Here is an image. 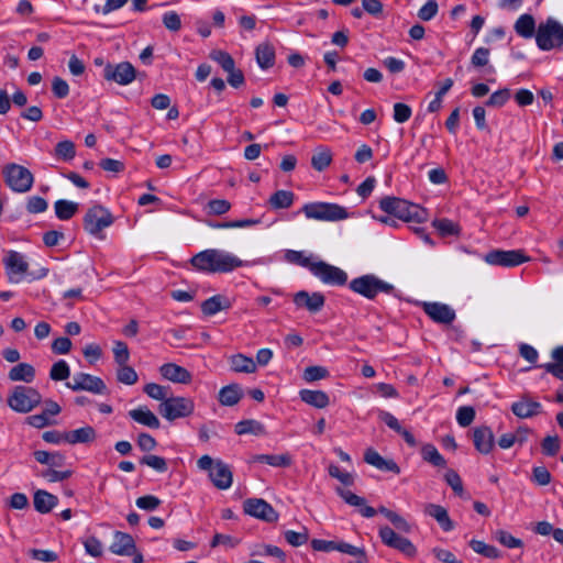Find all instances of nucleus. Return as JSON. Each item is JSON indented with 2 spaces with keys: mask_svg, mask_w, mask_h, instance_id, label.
Listing matches in <instances>:
<instances>
[{
  "mask_svg": "<svg viewBox=\"0 0 563 563\" xmlns=\"http://www.w3.org/2000/svg\"><path fill=\"white\" fill-rule=\"evenodd\" d=\"M190 265L206 274L230 273L243 265V261L234 254L220 250L207 249L190 258Z\"/></svg>",
  "mask_w": 563,
  "mask_h": 563,
  "instance_id": "f257e3e1",
  "label": "nucleus"
},
{
  "mask_svg": "<svg viewBox=\"0 0 563 563\" xmlns=\"http://www.w3.org/2000/svg\"><path fill=\"white\" fill-rule=\"evenodd\" d=\"M302 213L309 220L336 222L350 218V212L343 206L332 202H308L301 208Z\"/></svg>",
  "mask_w": 563,
  "mask_h": 563,
  "instance_id": "f03ea898",
  "label": "nucleus"
},
{
  "mask_svg": "<svg viewBox=\"0 0 563 563\" xmlns=\"http://www.w3.org/2000/svg\"><path fill=\"white\" fill-rule=\"evenodd\" d=\"M536 43L541 51H551L563 46V25L553 18H548L537 27Z\"/></svg>",
  "mask_w": 563,
  "mask_h": 563,
  "instance_id": "7ed1b4c3",
  "label": "nucleus"
},
{
  "mask_svg": "<svg viewBox=\"0 0 563 563\" xmlns=\"http://www.w3.org/2000/svg\"><path fill=\"white\" fill-rule=\"evenodd\" d=\"M2 175L5 185L16 194H25L30 191L34 184V176L26 167L9 163L3 166Z\"/></svg>",
  "mask_w": 563,
  "mask_h": 563,
  "instance_id": "20e7f679",
  "label": "nucleus"
},
{
  "mask_svg": "<svg viewBox=\"0 0 563 563\" xmlns=\"http://www.w3.org/2000/svg\"><path fill=\"white\" fill-rule=\"evenodd\" d=\"M350 289L367 298L374 299L378 294H391L395 290L394 285L380 279L376 275L367 274L354 278L350 282Z\"/></svg>",
  "mask_w": 563,
  "mask_h": 563,
  "instance_id": "39448f33",
  "label": "nucleus"
},
{
  "mask_svg": "<svg viewBox=\"0 0 563 563\" xmlns=\"http://www.w3.org/2000/svg\"><path fill=\"white\" fill-rule=\"evenodd\" d=\"M42 401L41 394L32 387L14 386L8 397L9 407L15 412L27 413Z\"/></svg>",
  "mask_w": 563,
  "mask_h": 563,
  "instance_id": "423d86ee",
  "label": "nucleus"
},
{
  "mask_svg": "<svg viewBox=\"0 0 563 563\" xmlns=\"http://www.w3.org/2000/svg\"><path fill=\"white\" fill-rule=\"evenodd\" d=\"M112 223L111 212L100 205L90 207L84 217V229L98 239H102V231Z\"/></svg>",
  "mask_w": 563,
  "mask_h": 563,
  "instance_id": "0eeeda50",
  "label": "nucleus"
},
{
  "mask_svg": "<svg viewBox=\"0 0 563 563\" xmlns=\"http://www.w3.org/2000/svg\"><path fill=\"white\" fill-rule=\"evenodd\" d=\"M379 208L388 214H391L404 221L420 219V208L405 199L397 197H385L379 201Z\"/></svg>",
  "mask_w": 563,
  "mask_h": 563,
  "instance_id": "6e6552de",
  "label": "nucleus"
},
{
  "mask_svg": "<svg viewBox=\"0 0 563 563\" xmlns=\"http://www.w3.org/2000/svg\"><path fill=\"white\" fill-rule=\"evenodd\" d=\"M195 404L190 398L169 397L159 404L158 411L167 420L185 418L194 412Z\"/></svg>",
  "mask_w": 563,
  "mask_h": 563,
  "instance_id": "1a4fd4ad",
  "label": "nucleus"
},
{
  "mask_svg": "<svg viewBox=\"0 0 563 563\" xmlns=\"http://www.w3.org/2000/svg\"><path fill=\"white\" fill-rule=\"evenodd\" d=\"M336 494L350 506L358 508L360 514L365 518H372L376 515V512H379L384 515L388 520L393 517L394 512L393 510H389L388 508L380 506L377 510L366 504V499L352 493L349 489L336 487L335 488Z\"/></svg>",
  "mask_w": 563,
  "mask_h": 563,
  "instance_id": "9d476101",
  "label": "nucleus"
},
{
  "mask_svg": "<svg viewBox=\"0 0 563 563\" xmlns=\"http://www.w3.org/2000/svg\"><path fill=\"white\" fill-rule=\"evenodd\" d=\"M310 273L325 285L343 286L347 282V274L343 269L323 261H316Z\"/></svg>",
  "mask_w": 563,
  "mask_h": 563,
  "instance_id": "9b49d317",
  "label": "nucleus"
},
{
  "mask_svg": "<svg viewBox=\"0 0 563 563\" xmlns=\"http://www.w3.org/2000/svg\"><path fill=\"white\" fill-rule=\"evenodd\" d=\"M484 260L489 265L515 267L529 262L530 258L521 250H493L485 254Z\"/></svg>",
  "mask_w": 563,
  "mask_h": 563,
  "instance_id": "f8f14e48",
  "label": "nucleus"
},
{
  "mask_svg": "<svg viewBox=\"0 0 563 563\" xmlns=\"http://www.w3.org/2000/svg\"><path fill=\"white\" fill-rule=\"evenodd\" d=\"M379 538L382 542L393 549L398 550L406 556L412 558L417 553V549L413 543L407 539L396 533L394 529L388 526H383L378 531Z\"/></svg>",
  "mask_w": 563,
  "mask_h": 563,
  "instance_id": "ddd939ff",
  "label": "nucleus"
},
{
  "mask_svg": "<svg viewBox=\"0 0 563 563\" xmlns=\"http://www.w3.org/2000/svg\"><path fill=\"white\" fill-rule=\"evenodd\" d=\"M3 264L10 283L19 284L24 279L29 264L21 253L9 251L3 258Z\"/></svg>",
  "mask_w": 563,
  "mask_h": 563,
  "instance_id": "4468645a",
  "label": "nucleus"
},
{
  "mask_svg": "<svg viewBox=\"0 0 563 563\" xmlns=\"http://www.w3.org/2000/svg\"><path fill=\"white\" fill-rule=\"evenodd\" d=\"M103 77L118 85L126 86L135 79L136 71L131 63L121 62L117 65H107L103 69Z\"/></svg>",
  "mask_w": 563,
  "mask_h": 563,
  "instance_id": "2eb2a0df",
  "label": "nucleus"
},
{
  "mask_svg": "<svg viewBox=\"0 0 563 563\" xmlns=\"http://www.w3.org/2000/svg\"><path fill=\"white\" fill-rule=\"evenodd\" d=\"M66 386L74 391L86 390L93 394H103L107 389L101 378L86 373L75 374Z\"/></svg>",
  "mask_w": 563,
  "mask_h": 563,
  "instance_id": "dca6fc26",
  "label": "nucleus"
},
{
  "mask_svg": "<svg viewBox=\"0 0 563 563\" xmlns=\"http://www.w3.org/2000/svg\"><path fill=\"white\" fill-rule=\"evenodd\" d=\"M243 508L245 514L266 522H274L278 519V514L266 500L262 498L246 499Z\"/></svg>",
  "mask_w": 563,
  "mask_h": 563,
  "instance_id": "f3484780",
  "label": "nucleus"
},
{
  "mask_svg": "<svg viewBox=\"0 0 563 563\" xmlns=\"http://www.w3.org/2000/svg\"><path fill=\"white\" fill-rule=\"evenodd\" d=\"M424 313L434 322L450 324L455 320V311L446 303L442 302H422Z\"/></svg>",
  "mask_w": 563,
  "mask_h": 563,
  "instance_id": "a211bd4d",
  "label": "nucleus"
},
{
  "mask_svg": "<svg viewBox=\"0 0 563 563\" xmlns=\"http://www.w3.org/2000/svg\"><path fill=\"white\" fill-rule=\"evenodd\" d=\"M542 405L528 397H522L518 401L512 402L511 411L520 419H528L541 413Z\"/></svg>",
  "mask_w": 563,
  "mask_h": 563,
  "instance_id": "6ab92c4d",
  "label": "nucleus"
},
{
  "mask_svg": "<svg viewBox=\"0 0 563 563\" xmlns=\"http://www.w3.org/2000/svg\"><path fill=\"white\" fill-rule=\"evenodd\" d=\"M473 442L475 449L482 454L492 452L495 445V438L489 427L483 426L474 430Z\"/></svg>",
  "mask_w": 563,
  "mask_h": 563,
  "instance_id": "aec40b11",
  "label": "nucleus"
},
{
  "mask_svg": "<svg viewBox=\"0 0 563 563\" xmlns=\"http://www.w3.org/2000/svg\"><path fill=\"white\" fill-rule=\"evenodd\" d=\"M297 307H305L310 312H319L324 306V296L321 292L309 294L305 290L298 291L294 297Z\"/></svg>",
  "mask_w": 563,
  "mask_h": 563,
  "instance_id": "412c9836",
  "label": "nucleus"
},
{
  "mask_svg": "<svg viewBox=\"0 0 563 563\" xmlns=\"http://www.w3.org/2000/svg\"><path fill=\"white\" fill-rule=\"evenodd\" d=\"M136 550L133 538L125 532L115 531L113 534V542L110 547V551L117 555L130 556L133 555Z\"/></svg>",
  "mask_w": 563,
  "mask_h": 563,
  "instance_id": "4be33fe9",
  "label": "nucleus"
},
{
  "mask_svg": "<svg viewBox=\"0 0 563 563\" xmlns=\"http://www.w3.org/2000/svg\"><path fill=\"white\" fill-rule=\"evenodd\" d=\"M161 375L173 383L188 384L191 382V374L185 367L175 363H166L159 367Z\"/></svg>",
  "mask_w": 563,
  "mask_h": 563,
  "instance_id": "5701e85b",
  "label": "nucleus"
},
{
  "mask_svg": "<svg viewBox=\"0 0 563 563\" xmlns=\"http://www.w3.org/2000/svg\"><path fill=\"white\" fill-rule=\"evenodd\" d=\"M364 461L379 471L400 473V468L394 460L384 459L377 451L369 448L364 453Z\"/></svg>",
  "mask_w": 563,
  "mask_h": 563,
  "instance_id": "b1692460",
  "label": "nucleus"
},
{
  "mask_svg": "<svg viewBox=\"0 0 563 563\" xmlns=\"http://www.w3.org/2000/svg\"><path fill=\"white\" fill-rule=\"evenodd\" d=\"M209 477L213 485L219 489H228L232 485V472L229 466L221 461L216 462Z\"/></svg>",
  "mask_w": 563,
  "mask_h": 563,
  "instance_id": "393cba45",
  "label": "nucleus"
},
{
  "mask_svg": "<svg viewBox=\"0 0 563 563\" xmlns=\"http://www.w3.org/2000/svg\"><path fill=\"white\" fill-rule=\"evenodd\" d=\"M424 514L435 519L444 531L448 532L454 529V525L444 507L437 504H428L424 507Z\"/></svg>",
  "mask_w": 563,
  "mask_h": 563,
  "instance_id": "a878e982",
  "label": "nucleus"
},
{
  "mask_svg": "<svg viewBox=\"0 0 563 563\" xmlns=\"http://www.w3.org/2000/svg\"><path fill=\"white\" fill-rule=\"evenodd\" d=\"M129 416L137 423L151 429H158L161 422L158 418L147 407H139L129 411Z\"/></svg>",
  "mask_w": 563,
  "mask_h": 563,
  "instance_id": "bb28decb",
  "label": "nucleus"
},
{
  "mask_svg": "<svg viewBox=\"0 0 563 563\" xmlns=\"http://www.w3.org/2000/svg\"><path fill=\"white\" fill-rule=\"evenodd\" d=\"M11 382L32 383L35 378V368L29 363H18L8 373Z\"/></svg>",
  "mask_w": 563,
  "mask_h": 563,
  "instance_id": "cd10ccee",
  "label": "nucleus"
},
{
  "mask_svg": "<svg viewBox=\"0 0 563 563\" xmlns=\"http://www.w3.org/2000/svg\"><path fill=\"white\" fill-rule=\"evenodd\" d=\"M231 307V301L221 295H214L201 303V311L206 316H214L221 310H227Z\"/></svg>",
  "mask_w": 563,
  "mask_h": 563,
  "instance_id": "c85d7f7f",
  "label": "nucleus"
},
{
  "mask_svg": "<svg viewBox=\"0 0 563 563\" xmlns=\"http://www.w3.org/2000/svg\"><path fill=\"white\" fill-rule=\"evenodd\" d=\"M58 503V498L46 492V490H37L33 497V504L36 511L41 514L49 512Z\"/></svg>",
  "mask_w": 563,
  "mask_h": 563,
  "instance_id": "c756f323",
  "label": "nucleus"
},
{
  "mask_svg": "<svg viewBox=\"0 0 563 563\" xmlns=\"http://www.w3.org/2000/svg\"><path fill=\"white\" fill-rule=\"evenodd\" d=\"M299 395L303 402L318 409H323L330 404L329 396L322 390L302 389Z\"/></svg>",
  "mask_w": 563,
  "mask_h": 563,
  "instance_id": "7c9ffc66",
  "label": "nucleus"
},
{
  "mask_svg": "<svg viewBox=\"0 0 563 563\" xmlns=\"http://www.w3.org/2000/svg\"><path fill=\"white\" fill-rule=\"evenodd\" d=\"M514 29L519 36L531 38L537 32L536 20L531 14H521L515 22Z\"/></svg>",
  "mask_w": 563,
  "mask_h": 563,
  "instance_id": "2f4dec72",
  "label": "nucleus"
},
{
  "mask_svg": "<svg viewBox=\"0 0 563 563\" xmlns=\"http://www.w3.org/2000/svg\"><path fill=\"white\" fill-rule=\"evenodd\" d=\"M96 439V431L92 427L86 426L76 430L67 431L65 442L69 444L89 443Z\"/></svg>",
  "mask_w": 563,
  "mask_h": 563,
  "instance_id": "473e14b6",
  "label": "nucleus"
},
{
  "mask_svg": "<svg viewBox=\"0 0 563 563\" xmlns=\"http://www.w3.org/2000/svg\"><path fill=\"white\" fill-rule=\"evenodd\" d=\"M256 62L262 69H267L275 64V48L272 44L265 42L260 44L255 51Z\"/></svg>",
  "mask_w": 563,
  "mask_h": 563,
  "instance_id": "72a5a7b5",
  "label": "nucleus"
},
{
  "mask_svg": "<svg viewBox=\"0 0 563 563\" xmlns=\"http://www.w3.org/2000/svg\"><path fill=\"white\" fill-rule=\"evenodd\" d=\"M295 201V194L290 190H277L268 199V205L272 209H288Z\"/></svg>",
  "mask_w": 563,
  "mask_h": 563,
  "instance_id": "f704fd0d",
  "label": "nucleus"
},
{
  "mask_svg": "<svg viewBox=\"0 0 563 563\" xmlns=\"http://www.w3.org/2000/svg\"><path fill=\"white\" fill-rule=\"evenodd\" d=\"M242 398V389L239 385L224 386L219 391V401L223 406H234Z\"/></svg>",
  "mask_w": 563,
  "mask_h": 563,
  "instance_id": "c9c22d12",
  "label": "nucleus"
},
{
  "mask_svg": "<svg viewBox=\"0 0 563 563\" xmlns=\"http://www.w3.org/2000/svg\"><path fill=\"white\" fill-rule=\"evenodd\" d=\"M253 462L265 463L274 467H287L291 464V456L285 454H258L253 456Z\"/></svg>",
  "mask_w": 563,
  "mask_h": 563,
  "instance_id": "e433bc0d",
  "label": "nucleus"
},
{
  "mask_svg": "<svg viewBox=\"0 0 563 563\" xmlns=\"http://www.w3.org/2000/svg\"><path fill=\"white\" fill-rule=\"evenodd\" d=\"M54 209L56 217L59 220L65 221L71 219L76 214L78 211V203L70 200L60 199L55 202Z\"/></svg>",
  "mask_w": 563,
  "mask_h": 563,
  "instance_id": "4c0bfd02",
  "label": "nucleus"
},
{
  "mask_svg": "<svg viewBox=\"0 0 563 563\" xmlns=\"http://www.w3.org/2000/svg\"><path fill=\"white\" fill-rule=\"evenodd\" d=\"M231 368L236 373H253L256 369V364L253 358L243 354H236L231 357Z\"/></svg>",
  "mask_w": 563,
  "mask_h": 563,
  "instance_id": "58836bf2",
  "label": "nucleus"
},
{
  "mask_svg": "<svg viewBox=\"0 0 563 563\" xmlns=\"http://www.w3.org/2000/svg\"><path fill=\"white\" fill-rule=\"evenodd\" d=\"M34 459L41 464L55 467L62 466L65 460L64 455L59 452H47L43 450L35 451Z\"/></svg>",
  "mask_w": 563,
  "mask_h": 563,
  "instance_id": "ea45409f",
  "label": "nucleus"
},
{
  "mask_svg": "<svg viewBox=\"0 0 563 563\" xmlns=\"http://www.w3.org/2000/svg\"><path fill=\"white\" fill-rule=\"evenodd\" d=\"M422 459L437 467H444L446 465L445 459L440 454L433 444H426L421 449Z\"/></svg>",
  "mask_w": 563,
  "mask_h": 563,
  "instance_id": "a19ab883",
  "label": "nucleus"
},
{
  "mask_svg": "<svg viewBox=\"0 0 563 563\" xmlns=\"http://www.w3.org/2000/svg\"><path fill=\"white\" fill-rule=\"evenodd\" d=\"M285 258L287 262L291 264H296L298 266L308 268L310 271V267L314 264L316 261L312 260L311 255H308L303 251H294L288 250L285 253Z\"/></svg>",
  "mask_w": 563,
  "mask_h": 563,
  "instance_id": "79ce46f5",
  "label": "nucleus"
},
{
  "mask_svg": "<svg viewBox=\"0 0 563 563\" xmlns=\"http://www.w3.org/2000/svg\"><path fill=\"white\" fill-rule=\"evenodd\" d=\"M432 224L442 236L457 235L460 232L459 225L449 219H437Z\"/></svg>",
  "mask_w": 563,
  "mask_h": 563,
  "instance_id": "37998d69",
  "label": "nucleus"
},
{
  "mask_svg": "<svg viewBox=\"0 0 563 563\" xmlns=\"http://www.w3.org/2000/svg\"><path fill=\"white\" fill-rule=\"evenodd\" d=\"M470 547L472 550L478 554L484 555L488 559H497L499 558V551L494 545L487 544L479 540H472L470 542Z\"/></svg>",
  "mask_w": 563,
  "mask_h": 563,
  "instance_id": "c03bdc74",
  "label": "nucleus"
},
{
  "mask_svg": "<svg viewBox=\"0 0 563 563\" xmlns=\"http://www.w3.org/2000/svg\"><path fill=\"white\" fill-rule=\"evenodd\" d=\"M331 161H332L331 152L329 150H320L312 155L311 165L316 170L322 172L327 167H329V165L331 164Z\"/></svg>",
  "mask_w": 563,
  "mask_h": 563,
  "instance_id": "a18cd8bd",
  "label": "nucleus"
},
{
  "mask_svg": "<svg viewBox=\"0 0 563 563\" xmlns=\"http://www.w3.org/2000/svg\"><path fill=\"white\" fill-rule=\"evenodd\" d=\"M117 379L124 385H134L137 382L139 376L135 369L126 363L124 365H119Z\"/></svg>",
  "mask_w": 563,
  "mask_h": 563,
  "instance_id": "49530a36",
  "label": "nucleus"
},
{
  "mask_svg": "<svg viewBox=\"0 0 563 563\" xmlns=\"http://www.w3.org/2000/svg\"><path fill=\"white\" fill-rule=\"evenodd\" d=\"M55 155L63 161H71L76 155L75 144L69 140L58 142L55 146Z\"/></svg>",
  "mask_w": 563,
  "mask_h": 563,
  "instance_id": "de8ad7c7",
  "label": "nucleus"
},
{
  "mask_svg": "<svg viewBox=\"0 0 563 563\" xmlns=\"http://www.w3.org/2000/svg\"><path fill=\"white\" fill-rule=\"evenodd\" d=\"M70 375V368L66 361L59 360L53 364L49 377L53 380H65Z\"/></svg>",
  "mask_w": 563,
  "mask_h": 563,
  "instance_id": "09e8293b",
  "label": "nucleus"
},
{
  "mask_svg": "<svg viewBox=\"0 0 563 563\" xmlns=\"http://www.w3.org/2000/svg\"><path fill=\"white\" fill-rule=\"evenodd\" d=\"M210 57L211 59H213L214 62H217L224 71H230V70H233V68L235 67V63H234V59L232 58V56L224 52V51H213L211 54H210Z\"/></svg>",
  "mask_w": 563,
  "mask_h": 563,
  "instance_id": "8fccbe9b",
  "label": "nucleus"
},
{
  "mask_svg": "<svg viewBox=\"0 0 563 563\" xmlns=\"http://www.w3.org/2000/svg\"><path fill=\"white\" fill-rule=\"evenodd\" d=\"M263 431V427L255 420H243L235 424V432L242 434H260Z\"/></svg>",
  "mask_w": 563,
  "mask_h": 563,
  "instance_id": "3c124183",
  "label": "nucleus"
},
{
  "mask_svg": "<svg viewBox=\"0 0 563 563\" xmlns=\"http://www.w3.org/2000/svg\"><path fill=\"white\" fill-rule=\"evenodd\" d=\"M140 462L141 464L147 465L148 467L155 470L158 473H164L167 471L166 460L158 455H144Z\"/></svg>",
  "mask_w": 563,
  "mask_h": 563,
  "instance_id": "603ef678",
  "label": "nucleus"
},
{
  "mask_svg": "<svg viewBox=\"0 0 563 563\" xmlns=\"http://www.w3.org/2000/svg\"><path fill=\"white\" fill-rule=\"evenodd\" d=\"M168 388L156 383H148L144 386V393L156 400H162V402L167 399Z\"/></svg>",
  "mask_w": 563,
  "mask_h": 563,
  "instance_id": "864d4df0",
  "label": "nucleus"
},
{
  "mask_svg": "<svg viewBox=\"0 0 563 563\" xmlns=\"http://www.w3.org/2000/svg\"><path fill=\"white\" fill-rule=\"evenodd\" d=\"M329 475L336 478L345 486H352L354 484V475L342 471L338 465L331 464L328 468Z\"/></svg>",
  "mask_w": 563,
  "mask_h": 563,
  "instance_id": "5fc2aeb1",
  "label": "nucleus"
},
{
  "mask_svg": "<svg viewBox=\"0 0 563 563\" xmlns=\"http://www.w3.org/2000/svg\"><path fill=\"white\" fill-rule=\"evenodd\" d=\"M113 356L118 365H124L130 360L128 345L122 341H115L113 344Z\"/></svg>",
  "mask_w": 563,
  "mask_h": 563,
  "instance_id": "6e6d98bb",
  "label": "nucleus"
},
{
  "mask_svg": "<svg viewBox=\"0 0 563 563\" xmlns=\"http://www.w3.org/2000/svg\"><path fill=\"white\" fill-rule=\"evenodd\" d=\"M489 55L490 52L488 48L477 47L471 57V65L475 68L487 66L489 63Z\"/></svg>",
  "mask_w": 563,
  "mask_h": 563,
  "instance_id": "4d7b16f0",
  "label": "nucleus"
},
{
  "mask_svg": "<svg viewBox=\"0 0 563 563\" xmlns=\"http://www.w3.org/2000/svg\"><path fill=\"white\" fill-rule=\"evenodd\" d=\"M475 418V409L471 406L460 407L456 411L457 423L465 428L468 427Z\"/></svg>",
  "mask_w": 563,
  "mask_h": 563,
  "instance_id": "13d9d810",
  "label": "nucleus"
},
{
  "mask_svg": "<svg viewBox=\"0 0 563 563\" xmlns=\"http://www.w3.org/2000/svg\"><path fill=\"white\" fill-rule=\"evenodd\" d=\"M29 555L36 561L51 563L58 559V554L52 550L31 549Z\"/></svg>",
  "mask_w": 563,
  "mask_h": 563,
  "instance_id": "bf43d9fd",
  "label": "nucleus"
},
{
  "mask_svg": "<svg viewBox=\"0 0 563 563\" xmlns=\"http://www.w3.org/2000/svg\"><path fill=\"white\" fill-rule=\"evenodd\" d=\"M510 98V90L507 88L499 89L490 95L486 104L489 107H503Z\"/></svg>",
  "mask_w": 563,
  "mask_h": 563,
  "instance_id": "052dcab7",
  "label": "nucleus"
},
{
  "mask_svg": "<svg viewBox=\"0 0 563 563\" xmlns=\"http://www.w3.org/2000/svg\"><path fill=\"white\" fill-rule=\"evenodd\" d=\"M284 537H285L286 541L292 547H300V545L305 544L309 539V534L306 529H303L302 532L287 530L284 532Z\"/></svg>",
  "mask_w": 563,
  "mask_h": 563,
  "instance_id": "680f3d73",
  "label": "nucleus"
},
{
  "mask_svg": "<svg viewBox=\"0 0 563 563\" xmlns=\"http://www.w3.org/2000/svg\"><path fill=\"white\" fill-rule=\"evenodd\" d=\"M438 2L435 0H428L418 11V18L422 21L432 20L438 13Z\"/></svg>",
  "mask_w": 563,
  "mask_h": 563,
  "instance_id": "e2e57ef3",
  "label": "nucleus"
},
{
  "mask_svg": "<svg viewBox=\"0 0 563 563\" xmlns=\"http://www.w3.org/2000/svg\"><path fill=\"white\" fill-rule=\"evenodd\" d=\"M412 114L411 108L402 102H397L394 104V113L393 118L397 123L407 122Z\"/></svg>",
  "mask_w": 563,
  "mask_h": 563,
  "instance_id": "0e129e2a",
  "label": "nucleus"
},
{
  "mask_svg": "<svg viewBox=\"0 0 563 563\" xmlns=\"http://www.w3.org/2000/svg\"><path fill=\"white\" fill-rule=\"evenodd\" d=\"M531 479L537 485L545 486L551 483L552 476L545 466H534Z\"/></svg>",
  "mask_w": 563,
  "mask_h": 563,
  "instance_id": "69168bd1",
  "label": "nucleus"
},
{
  "mask_svg": "<svg viewBox=\"0 0 563 563\" xmlns=\"http://www.w3.org/2000/svg\"><path fill=\"white\" fill-rule=\"evenodd\" d=\"M329 375V372L323 366H309L303 372V379L306 382H314L323 379Z\"/></svg>",
  "mask_w": 563,
  "mask_h": 563,
  "instance_id": "338daca9",
  "label": "nucleus"
},
{
  "mask_svg": "<svg viewBox=\"0 0 563 563\" xmlns=\"http://www.w3.org/2000/svg\"><path fill=\"white\" fill-rule=\"evenodd\" d=\"M82 544L85 547L86 552L89 555H91L93 558L101 556V554H102V543L96 537L90 536V537L86 538L82 541Z\"/></svg>",
  "mask_w": 563,
  "mask_h": 563,
  "instance_id": "774afa93",
  "label": "nucleus"
}]
</instances>
